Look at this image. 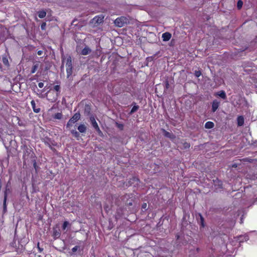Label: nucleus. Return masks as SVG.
Returning <instances> with one entry per match:
<instances>
[{
    "label": "nucleus",
    "mask_w": 257,
    "mask_h": 257,
    "mask_svg": "<svg viewBox=\"0 0 257 257\" xmlns=\"http://www.w3.org/2000/svg\"><path fill=\"white\" fill-rule=\"evenodd\" d=\"M21 149L23 151V158L24 160H28L29 158H32L35 156V154L32 149L26 145L21 146Z\"/></svg>",
    "instance_id": "nucleus-1"
},
{
    "label": "nucleus",
    "mask_w": 257,
    "mask_h": 257,
    "mask_svg": "<svg viewBox=\"0 0 257 257\" xmlns=\"http://www.w3.org/2000/svg\"><path fill=\"white\" fill-rule=\"evenodd\" d=\"M52 237L54 239L59 238L61 236V230L59 224H55L52 228Z\"/></svg>",
    "instance_id": "nucleus-2"
},
{
    "label": "nucleus",
    "mask_w": 257,
    "mask_h": 257,
    "mask_svg": "<svg viewBox=\"0 0 257 257\" xmlns=\"http://www.w3.org/2000/svg\"><path fill=\"white\" fill-rule=\"evenodd\" d=\"M80 118V114L79 112L75 113L73 116L68 121L66 127H69L75 122L77 121Z\"/></svg>",
    "instance_id": "nucleus-3"
},
{
    "label": "nucleus",
    "mask_w": 257,
    "mask_h": 257,
    "mask_svg": "<svg viewBox=\"0 0 257 257\" xmlns=\"http://www.w3.org/2000/svg\"><path fill=\"white\" fill-rule=\"evenodd\" d=\"M125 19L124 17H119L117 18L114 21L115 25L118 27H122L124 26V23H125Z\"/></svg>",
    "instance_id": "nucleus-4"
},
{
    "label": "nucleus",
    "mask_w": 257,
    "mask_h": 257,
    "mask_svg": "<svg viewBox=\"0 0 257 257\" xmlns=\"http://www.w3.org/2000/svg\"><path fill=\"white\" fill-rule=\"evenodd\" d=\"M104 17L100 16H96L92 20V23L94 25H98L102 23L103 22Z\"/></svg>",
    "instance_id": "nucleus-5"
},
{
    "label": "nucleus",
    "mask_w": 257,
    "mask_h": 257,
    "mask_svg": "<svg viewBox=\"0 0 257 257\" xmlns=\"http://www.w3.org/2000/svg\"><path fill=\"white\" fill-rule=\"evenodd\" d=\"M220 104V102L217 100L214 99L212 102V106H211V111L213 112H215L217 109L218 108Z\"/></svg>",
    "instance_id": "nucleus-6"
},
{
    "label": "nucleus",
    "mask_w": 257,
    "mask_h": 257,
    "mask_svg": "<svg viewBox=\"0 0 257 257\" xmlns=\"http://www.w3.org/2000/svg\"><path fill=\"white\" fill-rule=\"evenodd\" d=\"M213 184L216 190L221 189L223 188L222 182L221 180H219L218 178L213 180Z\"/></svg>",
    "instance_id": "nucleus-7"
},
{
    "label": "nucleus",
    "mask_w": 257,
    "mask_h": 257,
    "mask_svg": "<svg viewBox=\"0 0 257 257\" xmlns=\"http://www.w3.org/2000/svg\"><path fill=\"white\" fill-rule=\"evenodd\" d=\"M43 142L44 143L45 145L46 146H47L48 147H49V148L52 150V151H54L55 150V149L52 147V145H54L52 143V141L51 140V139L50 138H45L44 141H43Z\"/></svg>",
    "instance_id": "nucleus-8"
},
{
    "label": "nucleus",
    "mask_w": 257,
    "mask_h": 257,
    "mask_svg": "<svg viewBox=\"0 0 257 257\" xmlns=\"http://www.w3.org/2000/svg\"><path fill=\"white\" fill-rule=\"evenodd\" d=\"M162 130L163 132V135L165 137L169 138L171 140H173L175 138V136L173 134L170 133L164 129H163Z\"/></svg>",
    "instance_id": "nucleus-9"
},
{
    "label": "nucleus",
    "mask_w": 257,
    "mask_h": 257,
    "mask_svg": "<svg viewBox=\"0 0 257 257\" xmlns=\"http://www.w3.org/2000/svg\"><path fill=\"white\" fill-rule=\"evenodd\" d=\"M172 37V35L169 32H165L162 34V39L164 41H169Z\"/></svg>",
    "instance_id": "nucleus-10"
},
{
    "label": "nucleus",
    "mask_w": 257,
    "mask_h": 257,
    "mask_svg": "<svg viewBox=\"0 0 257 257\" xmlns=\"http://www.w3.org/2000/svg\"><path fill=\"white\" fill-rule=\"evenodd\" d=\"M91 52V50L88 46H86L82 50L81 52H80V54L82 55H87L89 54Z\"/></svg>",
    "instance_id": "nucleus-11"
},
{
    "label": "nucleus",
    "mask_w": 257,
    "mask_h": 257,
    "mask_svg": "<svg viewBox=\"0 0 257 257\" xmlns=\"http://www.w3.org/2000/svg\"><path fill=\"white\" fill-rule=\"evenodd\" d=\"M31 104L32 107V108L33 109V111L35 113H39L40 111V108L39 107H36V103H35V100H32L31 101Z\"/></svg>",
    "instance_id": "nucleus-12"
},
{
    "label": "nucleus",
    "mask_w": 257,
    "mask_h": 257,
    "mask_svg": "<svg viewBox=\"0 0 257 257\" xmlns=\"http://www.w3.org/2000/svg\"><path fill=\"white\" fill-rule=\"evenodd\" d=\"M215 95L218 96L220 97H221V98H222L223 99H226V93H225V91L223 90H221L220 91L217 92V93H216Z\"/></svg>",
    "instance_id": "nucleus-13"
},
{
    "label": "nucleus",
    "mask_w": 257,
    "mask_h": 257,
    "mask_svg": "<svg viewBox=\"0 0 257 257\" xmlns=\"http://www.w3.org/2000/svg\"><path fill=\"white\" fill-rule=\"evenodd\" d=\"M244 117L242 115L238 116L237 118V122L238 126H242L244 124Z\"/></svg>",
    "instance_id": "nucleus-14"
},
{
    "label": "nucleus",
    "mask_w": 257,
    "mask_h": 257,
    "mask_svg": "<svg viewBox=\"0 0 257 257\" xmlns=\"http://www.w3.org/2000/svg\"><path fill=\"white\" fill-rule=\"evenodd\" d=\"M2 61L5 66H6L7 67L10 66V64H9V60H8V57L7 55H4L3 56Z\"/></svg>",
    "instance_id": "nucleus-15"
},
{
    "label": "nucleus",
    "mask_w": 257,
    "mask_h": 257,
    "mask_svg": "<svg viewBox=\"0 0 257 257\" xmlns=\"http://www.w3.org/2000/svg\"><path fill=\"white\" fill-rule=\"evenodd\" d=\"M90 120L91 122L92 126L96 129V128L98 127V125L97 123V122L95 120V118L93 116H91L90 117Z\"/></svg>",
    "instance_id": "nucleus-16"
},
{
    "label": "nucleus",
    "mask_w": 257,
    "mask_h": 257,
    "mask_svg": "<svg viewBox=\"0 0 257 257\" xmlns=\"http://www.w3.org/2000/svg\"><path fill=\"white\" fill-rule=\"evenodd\" d=\"M78 130L80 133H84L86 131V126L84 124H81L78 126Z\"/></svg>",
    "instance_id": "nucleus-17"
},
{
    "label": "nucleus",
    "mask_w": 257,
    "mask_h": 257,
    "mask_svg": "<svg viewBox=\"0 0 257 257\" xmlns=\"http://www.w3.org/2000/svg\"><path fill=\"white\" fill-rule=\"evenodd\" d=\"M214 126V124L213 122L208 121L205 124V127L207 129L212 128Z\"/></svg>",
    "instance_id": "nucleus-18"
},
{
    "label": "nucleus",
    "mask_w": 257,
    "mask_h": 257,
    "mask_svg": "<svg viewBox=\"0 0 257 257\" xmlns=\"http://www.w3.org/2000/svg\"><path fill=\"white\" fill-rule=\"evenodd\" d=\"M66 67H72V60L71 57L70 56H68L67 58L66 62Z\"/></svg>",
    "instance_id": "nucleus-19"
},
{
    "label": "nucleus",
    "mask_w": 257,
    "mask_h": 257,
    "mask_svg": "<svg viewBox=\"0 0 257 257\" xmlns=\"http://www.w3.org/2000/svg\"><path fill=\"white\" fill-rule=\"evenodd\" d=\"M7 193L6 191L4 193V203H3V207H4V211H5L7 210Z\"/></svg>",
    "instance_id": "nucleus-20"
},
{
    "label": "nucleus",
    "mask_w": 257,
    "mask_h": 257,
    "mask_svg": "<svg viewBox=\"0 0 257 257\" xmlns=\"http://www.w3.org/2000/svg\"><path fill=\"white\" fill-rule=\"evenodd\" d=\"M139 182V179L136 177H133L132 179H130L128 183L131 185L133 183H136L137 185L138 184V183Z\"/></svg>",
    "instance_id": "nucleus-21"
},
{
    "label": "nucleus",
    "mask_w": 257,
    "mask_h": 257,
    "mask_svg": "<svg viewBox=\"0 0 257 257\" xmlns=\"http://www.w3.org/2000/svg\"><path fill=\"white\" fill-rule=\"evenodd\" d=\"M198 216L200 217V225L202 227H204L205 226V222H204V219L203 216L201 215V213L198 214Z\"/></svg>",
    "instance_id": "nucleus-22"
},
{
    "label": "nucleus",
    "mask_w": 257,
    "mask_h": 257,
    "mask_svg": "<svg viewBox=\"0 0 257 257\" xmlns=\"http://www.w3.org/2000/svg\"><path fill=\"white\" fill-rule=\"evenodd\" d=\"M38 13V17L41 19L45 18L46 16V12L44 10L40 11Z\"/></svg>",
    "instance_id": "nucleus-23"
},
{
    "label": "nucleus",
    "mask_w": 257,
    "mask_h": 257,
    "mask_svg": "<svg viewBox=\"0 0 257 257\" xmlns=\"http://www.w3.org/2000/svg\"><path fill=\"white\" fill-rule=\"evenodd\" d=\"M133 103L136 104L135 102H134ZM139 108V105H135L133 107V108H132L131 111L130 112V114H132L133 113H134V112L137 111L138 110Z\"/></svg>",
    "instance_id": "nucleus-24"
},
{
    "label": "nucleus",
    "mask_w": 257,
    "mask_h": 257,
    "mask_svg": "<svg viewBox=\"0 0 257 257\" xmlns=\"http://www.w3.org/2000/svg\"><path fill=\"white\" fill-rule=\"evenodd\" d=\"M62 117V114L61 112H57L55 113L53 118L57 119H60Z\"/></svg>",
    "instance_id": "nucleus-25"
},
{
    "label": "nucleus",
    "mask_w": 257,
    "mask_h": 257,
    "mask_svg": "<svg viewBox=\"0 0 257 257\" xmlns=\"http://www.w3.org/2000/svg\"><path fill=\"white\" fill-rule=\"evenodd\" d=\"M38 67H39V64H36L35 65H34L32 67V70L31 71V74H33V73H35V72L37 71Z\"/></svg>",
    "instance_id": "nucleus-26"
},
{
    "label": "nucleus",
    "mask_w": 257,
    "mask_h": 257,
    "mask_svg": "<svg viewBox=\"0 0 257 257\" xmlns=\"http://www.w3.org/2000/svg\"><path fill=\"white\" fill-rule=\"evenodd\" d=\"M66 72L67 77H69L72 73V67H66Z\"/></svg>",
    "instance_id": "nucleus-27"
},
{
    "label": "nucleus",
    "mask_w": 257,
    "mask_h": 257,
    "mask_svg": "<svg viewBox=\"0 0 257 257\" xmlns=\"http://www.w3.org/2000/svg\"><path fill=\"white\" fill-rule=\"evenodd\" d=\"M71 134L74 136V137L77 139H78L80 137V134L79 133L76 131H74V130H72L71 131Z\"/></svg>",
    "instance_id": "nucleus-28"
},
{
    "label": "nucleus",
    "mask_w": 257,
    "mask_h": 257,
    "mask_svg": "<svg viewBox=\"0 0 257 257\" xmlns=\"http://www.w3.org/2000/svg\"><path fill=\"white\" fill-rule=\"evenodd\" d=\"M182 145H183V148L184 149H189L190 148V143H188L187 142H182Z\"/></svg>",
    "instance_id": "nucleus-29"
},
{
    "label": "nucleus",
    "mask_w": 257,
    "mask_h": 257,
    "mask_svg": "<svg viewBox=\"0 0 257 257\" xmlns=\"http://www.w3.org/2000/svg\"><path fill=\"white\" fill-rule=\"evenodd\" d=\"M243 6V2L241 0H238L237 3V8L240 10Z\"/></svg>",
    "instance_id": "nucleus-30"
},
{
    "label": "nucleus",
    "mask_w": 257,
    "mask_h": 257,
    "mask_svg": "<svg viewBox=\"0 0 257 257\" xmlns=\"http://www.w3.org/2000/svg\"><path fill=\"white\" fill-rule=\"evenodd\" d=\"M69 224V222L67 221H65L63 222V224L62 225V229L63 230L66 229V227L68 226V225Z\"/></svg>",
    "instance_id": "nucleus-31"
},
{
    "label": "nucleus",
    "mask_w": 257,
    "mask_h": 257,
    "mask_svg": "<svg viewBox=\"0 0 257 257\" xmlns=\"http://www.w3.org/2000/svg\"><path fill=\"white\" fill-rule=\"evenodd\" d=\"M194 75L196 77H199L201 75V72L200 70H196L194 72Z\"/></svg>",
    "instance_id": "nucleus-32"
},
{
    "label": "nucleus",
    "mask_w": 257,
    "mask_h": 257,
    "mask_svg": "<svg viewBox=\"0 0 257 257\" xmlns=\"http://www.w3.org/2000/svg\"><path fill=\"white\" fill-rule=\"evenodd\" d=\"M96 130V131L97 132L98 135L100 137H102L103 136V133L102 132V131L100 130V129L99 128V127H97L96 128V129H95Z\"/></svg>",
    "instance_id": "nucleus-33"
},
{
    "label": "nucleus",
    "mask_w": 257,
    "mask_h": 257,
    "mask_svg": "<svg viewBox=\"0 0 257 257\" xmlns=\"http://www.w3.org/2000/svg\"><path fill=\"white\" fill-rule=\"evenodd\" d=\"M37 248L38 249V252H39V253H41V252H43V250H44L43 248L41 247L40 246V243H39V242L37 243Z\"/></svg>",
    "instance_id": "nucleus-34"
},
{
    "label": "nucleus",
    "mask_w": 257,
    "mask_h": 257,
    "mask_svg": "<svg viewBox=\"0 0 257 257\" xmlns=\"http://www.w3.org/2000/svg\"><path fill=\"white\" fill-rule=\"evenodd\" d=\"M54 90L57 92H59L60 91V87L59 85H56L54 86Z\"/></svg>",
    "instance_id": "nucleus-35"
},
{
    "label": "nucleus",
    "mask_w": 257,
    "mask_h": 257,
    "mask_svg": "<svg viewBox=\"0 0 257 257\" xmlns=\"http://www.w3.org/2000/svg\"><path fill=\"white\" fill-rule=\"evenodd\" d=\"M33 167L35 168L36 172H37L38 171L37 170L38 169V166L37 165V162L35 160L33 161Z\"/></svg>",
    "instance_id": "nucleus-36"
},
{
    "label": "nucleus",
    "mask_w": 257,
    "mask_h": 257,
    "mask_svg": "<svg viewBox=\"0 0 257 257\" xmlns=\"http://www.w3.org/2000/svg\"><path fill=\"white\" fill-rule=\"evenodd\" d=\"M46 28V22L42 23L41 25V30H45Z\"/></svg>",
    "instance_id": "nucleus-37"
},
{
    "label": "nucleus",
    "mask_w": 257,
    "mask_h": 257,
    "mask_svg": "<svg viewBox=\"0 0 257 257\" xmlns=\"http://www.w3.org/2000/svg\"><path fill=\"white\" fill-rule=\"evenodd\" d=\"M79 246H77V245L75 246L74 247H73L72 248V252H76V251L78 250V248H79Z\"/></svg>",
    "instance_id": "nucleus-38"
},
{
    "label": "nucleus",
    "mask_w": 257,
    "mask_h": 257,
    "mask_svg": "<svg viewBox=\"0 0 257 257\" xmlns=\"http://www.w3.org/2000/svg\"><path fill=\"white\" fill-rule=\"evenodd\" d=\"M57 94H56V95L55 96L53 97V98L52 99H50V98H48V99L49 100H51V101H55L56 100L57 98Z\"/></svg>",
    "instance_id": "nucleus-39"
},
{
    "label": "nucleus",
    "mask_w": 257,
    "mask_h": 257,
    "mask_svg": "<svg viewBox=\"0 0 257 257\" xmlns=\"http://www.w3.org/2000/svg\"><path fill=\"white\" fill-rule=\"evenodd\" d=\"M117 126L120 130H122L123 128V125L122 124L117 123Z\"/></svg>",
    "instance_id": "nucleus-40"
},
{
    "label": "nucleus",
    "mask_w": 257,
    "mask_h": 257,
    "mask_svg": "<svg viewBox=\"0 0 257 257\" xmlns=\"http://www.w3.org/2000/svg\"><path fill=\"white\" fill-rule=\"evenodd\" d=\"M38 86L40 88H42L44 86V83L43 82H39L38 83Z\"/></svg>",
    "instance_id": "nucleus-41"
},
{
    "label": "nucleus",
    "mask_w": 257,
    "mask_h": 257,
    "mask_svg": "<svg viewBox=\"0 0 257 257\" xmlns=\"http://www.w3.org/2000/svg\"><path fill=\"white\" fill-rule=\"evenodd\" d=\"M147 206V203H144L142 205V208L143 209H146Z\"/></svg>",
    "instance_id": "nucleus-42"
},
{
    "label": "nucleus",
    "mask_w": 257,
    "mask_h": 257,
    "mask_svg": "<svg viewBox=\"0 0 257 257\" xmlns=\"http://www.w3.org/2000/svg\"><path fill=\"white\" fill-rule=\"evenodd\" d=\"M43 51H42V50H39V51L37 52V54H38V55H40H40H42V54H43Z\"/></svg>",
    "instance_id": "nucleus-43"
},
{
    "label": "nucleus",
    "mask_w": 257,
    "mask_h": 257,
    "mask_svg": "<svg viewBox=\"0 0 257 257\" xmlns=\"http://www.w3.org/2000/svg\"><path fill=\"white\" fill-rule=\"evenodd\" d=\"M169 84L168 82H166V89H168L169 88Z\"/></svg>",
    "instance_id": "nucleus-44"
},
{
    "label": "nucleus",
    "mask_w": 257,
    "mask_h": 257,
    "mask_svg": "<svg viewBox=\"0 0 257 257\" xmlns=\"http://www.w3.org/2000/svg\"><path fill=\"white\" fill-rule=\"evenodd\" d=\"M104 210L106 211H107V209L108 208V206L107 205L106 206H104Z\"/></svg>",
    "instance_id": "nucleus-45"
},
{
    "label": "nucleus",
    "mask_w": 257,
    "mask_h": 257,
    "mask_svg": "<svg viewBox=\"0 0 257 257\" xmlns=\"http://www.w3.org/2000/svg\"><path fill=\"white\" fill-rule=\"evenodd\" d=\"M237 167V165L236 164H234L232 165V167L235 168Z\"/></svg>",
    "instance_id": "nucleus-46"
},
{
    "label": "nucleus",
    "mask_w": 257,
    "mask_h": 257,
    "mask_svg": "<svg viewBox=\"0 0 257 257\" xmlns=\"http://www.w3.org/2000/svg\"><path fill=\"white\" fill-rule=\"evenodd\" d=\"M241 238H242V236H240V237H239V239H238L239 240V241H240V242H241V241H242V239H241Z\"/></svg>",
    "instance_id": "nucleus-47"
},
{
    "label": "nucleus",
    "mask_w": 257,
    "mask_h": 257,
    "mask_svg": "<svg viewBox=\"0 0 257 257\" xmlns=\"http://www.w3.org/2000/svg\"><path fill=\"white\" fill-rule=\"evenodd\" d=\"M244 238H245V240H247L248 239V236H244Z\"/></svg>",
    "instance_id": "nucleus-48"
},
{
    "label": "nucleus",
    "mask_w": 257,
    "mask_h": 257,
    "mask_svg": "<svg viewBox=\"0 0 257 257\" xmlns=\"http://www.w3.org/2000/svg\"><path fill=\"white\" fill-rule=\"evenodd\" d=\"M51 93V91H49L48 94H50V93Z\"/></svg>",
    "instance_id": "nucleus-49"
}]
</instances>
